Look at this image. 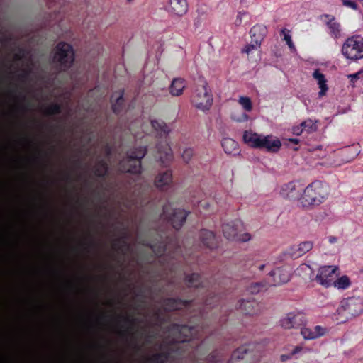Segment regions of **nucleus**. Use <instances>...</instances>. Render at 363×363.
<instances>
[{"instance_id":"nucleus-1","label":"nucleus","mask_w":363,"mask_h":363,"mask_svg":"<svg viewBox=\"0 0 363 363\" xmlns=\"http://www.w3.org/2000/svg\"><path fill=\"white\" fill-rule=\"evenodd\" d=\"M199 326H192L186 325L173 324L171 325L170 333L175 337L172 338V341L176 344L171 346L170 349L167 352H162L152 354L148 359L150 363H164L172 357L171 350L178 351V354L182 355V352L179 351L183 349V345L186 342L190 341L191 338H197V333Z\"/></svg>"},{"instance_id":"nucleus-2","label":"nucleus","mask_w":363,"mask_h":363,"mask_svg":"<svg viewBox=\"0 0 363 363\" xmlns=\"http://www.w3.org/2000/svg\"><path fill=\"white\" fill-rule=\"evenodd\" d=\"M243 140L248 145L258 149H264L269 152H277L281 146L280 140L272 135H263L252 131H245Z\"/></svg>"},{"instance_id":"nucleus-3","label":"nucleus","mask_w":363,"mask_h":363,"mask_svg":"<svg viewBox=\"0 0 363 363\" xmlns=\"http://www.w3.org/2000/svg\"><path fill=\"white\" fill-rule=\"evenodd\" d=\"M327 196L326 186L321 182L315 181L304 189L299 202L303 208H310L323 203Z\"/></svg>"},{"instance_id":"nucleus-4","label":"nucleus","mask_w":363,"mask_h":363,"mask_svg":"<svg viewBox=\"0 0 363 363\" xmlns=\"http://www.w3.org/2000/svg\"><path fill=\"white\" fill-rule=\"evenodd\" d=\"M147 153L146 147H138L128 151L126 157L119 164V169L122 172L132 174H140L141 170V159Z\"/></svg>"},{"instance_id":"nucleus-5","label":"nucleus","mask_w":363,"mask_h":363,"mask_svg":"<svg viewBox=\"0 0 363 363\" xmlns=\"http://www.w3.org/2000/svg\"><path fill=\"white\" fill-rule=\"evenodd\" d=\"M191 101L197 109L203 112L210 110L213 104V95L204 79H199V84L195 88Z\"/></svg>"},{"instance_id":"nucleus-6","label":"nucleus","mask_w":363,"mask_h":363,"mask_svg":"<svg viewBox=\"0 0 363 363\" xmlns=\"http://www.w3.org/2000/svg\"><path fill=\"white\" fill-rule=\"evenodd\" d=\"M53 60L62 71H65L69 68L74 60L72 47L65 42L59 43L55 48Z\"/></svg>"},{"instance_id":"nucleus-7","label":"nucleus","mask_w":363,"mask_h":363,"mask_svg":"<svg viewBox=\"0 0 363 363\" xmlns=\"http://www.w3.org/2000/svg\"><path fill=\"white\" fill-rule=\"evenodd\" d=\"M342 53L347 59L357 61L363 58V37L353 35L348 38L342 46Z\"/></svg>"},{"instance_id":"nucleus-8","label":"nucleus","mask_w":363,"mask_h":363,"mask_svg":"<svg viewBox=\"0 0 363 363\" xmlns=\"http://www.w3.org/2000/svg\"><path fill=\"white\" fill-rule=\"evenodd\" d=\"M363 311L362 301L359 298L350 297L341 301L338 314L345 320H350L361 314Z\"/></svg>"},{"instance_id":"nucleus-9","label":"nucleus","mask_w":363,"mask_h":363,"mask_svg":"<svg viewBox=\"0 0 363 363\" xmlns=\"http://www.w3.org/2000/svg\"><path fill=\"white\" fill-rule=\"evenodd\" d=\"M255 345L247 344L235 350L231 356L228 363H255L259 357L254 351Z\"/></svg>"},{"instance_id":"nucleus-10","label":"nucleus","mask_w":363,"mask_h":363,"mask_svg":"<svg viewBox=\"0 0 363 363\" xmlns=\"http://www.w3.org/2000/svg\"><path fill=\"white\" fill-rule=\"evenodd\" d=\"M188 212L182 209H172L169 203L163 206V213L162 218L167 220L172 227L179 230L185 223Z\"/></svg>"},{"instance_id":"nucleus-11","label":"nucleus","mask_w":363,"mask_h":363,"mask_svg":"<svg viewBox=\"0 0 363 363\" xmlns=\"http://www.w3.org/2000/svg\"><path fill=\"white\" fill-rule=\"evenodd\" d=\"M313 247V242L311 241H304L298 245H294L280 255L279 260L284 262L289 259H296L311 250Z\"/></svg>"},{"instance_id":"nucleus-12","label":"nucleus","mask_w":363,"mask_h":363,"mask_svg":"<svg viewBox=\"0 0 363 363\" xmlns=\"http://www.w3.org/2000/svg\"><path fill=\"white\" fill-rule=\"evenodd\" d=\"M337 270L338 267L336 266L321 267L315 277V281L325 287L331 286L337 278Z\"/></svg>"},{"instance_id":"nucleus-13","label":"nucleus","mask_w":363,"mask_h":363,"mask_svg":"<svg viewBox=\"0 0 363 363\" xmlns=\"http://www.w3.org/2000/svg\"><path fill=\"white\" fill-rule=\"evenodd\" d=\"M306 324V318L300 312H290L280 320V325L284 329L301 328Z\"/></svg>"},{"instance_id":"nucleus-14","label":"nucleus","mask_w":363,"mask_h":363,"mask_svg":"<svg viewBox=\"0 0 363 363\" xmlns=\"http://www.w3.org/2000/svg\"><path fill=\"white\" fill-rule=\"evenodd\" d=\"M303 186L298 182H291L284 184L280 191L281 195L291 200L300 199Z\"/></svg>"},{"instance_id":"nucleus-15","label":"nucleus","mask_w":363,"mask_h":363,"mask_svg":"<svg viewBox=\"0 0 363 363\" xmlns=\"http://www.w3.org/2000/svg\"><path fill=\"white\" fill-rule=\"evenodd\" d=\"M272 281H269V286H278L288 282L290 280V274L283 268H277L269 274Z\"/></svg>"},{"instance_id":"nucleus-16","label":"nucleus","mask_w":363,"mask_h":363,"mask_svg":"<svg viewBox=\"0 0 363 363\" xmlns=\"http://www.w3.org/2000/svg\"><path fill=\"white\" fill-rule=\"evenodd\" d=\"M192 304V301H183L179 298H169L164 299L162 302V306L165 311H171L180 309H189Z\"/></svg>"},{"instance_id":"nucleus-17","label":"nucleus","mask_w":363,"mask_h":363,"mask_svg":"<svg viewBox=\"0 0 363 363\" xmlns=\"http://www.w3.org/2000/svg\"><path fill=\"white\" fill-rule=\"evenodd\" d=\"M321 18L325 19L324 21L329 30V34L333 38L337 39L342 36L341 26L333 16L325 14L322 16Z\"/></svg>"},{"instance_id":"nucleus-18","label":"nucleus","mask_w":363,"mask_h":363,"mask_svg":"<svg viewBox=\"0 0 363 363\" xmlns=\"http://www.w3.org/2000/svg\"><path fill=\"white\" fill-rule=\"evenodd\" d=\"M238 307L242 313L249 315H256L260 311L259 304L254 299L241 300Z\"/></svg>"},{"instance_id":"nucleus-19","label":"nucleus","mask_w":363,"mask_h":363,"mask_svg":"<svg viewBox=\"0 0 363 363\" xmlns=\"http://www.w3.org/2000/svg\"><path fill=\"white\" fill-rule=\"evenodd\" d=\"M242 223L240 220H235L230 223H225L223 225V233L225 238L228 240H234L238 236Z\"/></svg>"},{"instance_id":"nucleus-20","label":"nucleus","mask_w":363,"mask_h":363,"mask_svg":"<svg viewBox=\"0 0 363 363\" xmlns=\"http://www.w3.org/2000/svg\"><path fill=\"white\" fill-rule=\"evenodd\" d=\"M326 328L316 325L313 328L303 325L301 328V334L305 340H314L323 336L326 333Z\"/></svg>"},{"instance_id":"nucleus-21","label":"nucleus","mask_w":363,"mask_h":363,"mask_svg":"<svg viewBox=\"0 0 363 363\" xmlns=\"http://www.w3.org/2000/svg\"><path fill=\"white\" fill-rule=\"evenodd\" d=\"M199 239L203 245L209 249H213L217 246V240L214 233L211 230L202 229L199 232Z\"/></svg>"},{"instance_id":"nucleus-22","label":"nucleus","mask_w":363,"mask_h":363,"mask_svg":"<svg viewBox=\"0 0 363 363\" xmlns=\"http://www.w3.org/2000/svg\"><path fill=\"white\" fill-rule=\"evenodd\" d=\"M159 160L162 164L167 165L172 159V151L166 143H160L157 145Z\"/></svg>"},{"instance_id":"nucleus-23","label":"nucleus","mask_w":363,"mask_h":363,"mask_svg":"<svg viewBox=\"0 0 363 363\" xmlns=\"http://www.w3.org/2000/svg\"><path fill=\"white\" fill-rule=\"evenodd\" d=\"M169 11L178 16H182L188 11L186 0H169Z\"/></svg>"},{"instance_id":"nucleus-24","label":"nucleus","mask_w":363,"mask_h":363,"mask_svg":"<svg viewBox=\"0 0 363 363\" xmlns=\"http://www.w3.org/2000/svg\"><path fill=\"white\" fill-rule=\"evenodd\" d=\"M221 145L226 154L237 155L240 152L238 143L232 138H223Z\"/></svg>"},{"instance_id":"nucleus-25","label":"nucleus","mask_w":363,"mask_h":363,"mask_svg":"<svg viewBox=\"0 0 363 363\" xmlns=\"http://www.w3.org/2000/svg\"><path fill=\"white\" fill-rule=\"evenodd\" d=\"M171 182L172 172L169 170L159 174L155 181V186L162 190L164 189L166 186H168Z\"/></svg>"},{"instance_id":"nucleus-26","label":"nucleus","mask_w":363,"mask_h":363,"mask_svg":"<svg viewBox=\"0 0 363 363\" xmlns=\"http://www.w3.org/2000/svg\"><path fill=\"white\" fill-rule=\"evenodd\" d=\"M267 32V28L262 25L254 26L250 31L252 41H256L261 43Z\"/></svg>"},{"instance_id":"nucleus-27","label":"nucleus","mask_w":363,"mask_h":363,"mask_svg":"<svg viewBox=\"0 0 363 363\" xmlns=\"http://www.w3.org/2000/svg\"><path fill=\"white\" fill-rule=\"evenodd\" d=\"M313 78L317 81L319 88L320 89L318 95L320 97L325 95L328 87L326 84L327 81L323 74H322L319 69H315L313 73Z\"/></svg>"},{"instance_id":"nucleus-28","label":"nucleus","mask_w":363,"mask_h":363,"mask_svg":"<svg viewBox=\"0 0 363 363\" xmlns=\"http://www.w3.org/2000/svg\"><path fill=\"white\" fill-rule=\"evenodd\" d=\"M112 103V109L115 113H119L121 111L122 105L123 104V91L115 93L111 98Z\"/></svg>"},{"instance_id":"nucleus-29","label":"nucleus","mask_w":363,"mask_h":363,"mask_svg":"<svg viewBox=\"0 0 363 363\" xmlns=\"http://www.w3.org/2000/svg\"><path fill=\"white\" fill-rule=\"evenodd\" d=\"M184 88L185 84L184 79L177 78L172 82L169 91L172 95L178 96L182 94Z\"/></svg>"},{"instance_id":"nucleus-30","label":"nucleus","mask_w":363,"mask_h":363,"mask_svg":"<svg viewBox=\"0 0 363 363\" xmlns=\"http://www.w3.org/2000/svg\"><path fill=\"white\" fill-rule=\"evenodd\" d=\"M152 127L160 134L167 135L170 133V128L162 121L152 120L151 121Z\"/></svg>"},{"instance_id":"nucleus-31","label":"nucleus","mask_w":363,"mask_h":363,"mask_svg":"<svg viewBox=\"0 0 363 363\" xmlns=\"http://www.w3.org/2000/svg\"><path fill=\"white\" fill-rule=\"evenodd\" d=\"M108 171V164L104 160H99L94 167V174L99 177H104Z\"/></svg>"},{"instance_id":"nucleus-32","label":"nucleus","mask_w":363,"mask_h":363,"mask_svg":"<svg viewBox=\"0 0 363 363\" xmlns=\"http://www.w3.org/2000/svg\"><path fill=\"white\" fill-rule=\"evenodd\" d=\"M350 284L351 282L349 277L346 275H344L338 279H335L333 286L338 289L344 290L347 289L350 286Z\"/></svg>"},{"instance_id":"nucleus-33","label":"nucleus","mask_w":363,"mask_h":363,"mask_svg":"<svg viewBox=\"0 0 363 363\" xmlns=\"http://www.w3.org/2000/svg\"><path fill=\"white\" fill-rule=\"evenodd\" d=\"M317 123V120L308 118L301 123V126L303 127L304 132H306L307 133H312L315 132L318 129Z\"/></svg>"},{"instance_id":"nucleus-34","label":"nucleus","mask_w":363,"mask_h":363,"mask_svg":"<svg viewBox=\"0 0 363 363\" xmlns=\"http://www.w3.org/2000/svg\"><path fill=\"white\" fill-rule=\"evenodd\" d=\"M186 282L189 287H199L201 285V277L199 274L193 273L186 277Z\"/></svg>"},{"instance_id":"nucleus-35","label":"nucleus","mask_w":363,"mask_h":363,"mask_svg":"<svg viewBox=\"0 0 363 363\" xmlns=\"http://www.w3.org/2000/svg\"><path fill=\"white\" fill-rule=\"evenodd\" d=\"M61 111L62 106L60 104L52 103L45 108L44 113L48 116H52L60 113Z\"/></svg>"},{"instance_id":"nucleus-36","label":"nucleus","mask_w":363,"mask_h":363,"mask_svg":"<svg viewBox=\"0 0 363 363\" xmlns=\"http://www.w3.org/2000/svg\"><path fill=\"white\" fill-rule=\"evenodd\" d=\"M239 104L246 111H251L252 109V104L251 99L247 96H240L238 100Z\"/></svg>"},{"instance_id":"nucleus-37","label":"nucleus","mask_w":363,"mask_h":363,"mask_svg":"<svg viewBox=\"0 0 363 363\" xmlns=\"http://www.w3.org/2000/svg\"><path fill=\"white\" fill-rule=\"evenodd\" d=\"M265 289L266 285L264 284H263L262 282H257L251 284L250 286L248 287L247 290L251 294H257Z\"/></svg>"},{"instance_id":"nucleus-38","label":"nucleus","mask_w":363,"mask_h":363,"mask_svg":"<svg viewBox=\"0 0 363 363\" xmlns=\"http://www.w3.org/2000/svg\"><path fill=\"white\" fill-rule=\"evenodd\" d=\"M308 351V350L307 348L303 347L301 345H297L291 350V351L290 352V355L291 357L300 356L306 353Z\"/></svg>"},{"instance_id":"nucleus-39","label":"nucleus","mask_w":363,"mask_h":363,"mask_svg":"<svg viewBox=\"0 0 363 363\" xmlns=\"http://www.w3.org/2000/svg\"><path fill=\"white\" fill-rule=\"evenodd\" d=\"M281 33L284 34V40L286 41V44L289 47V48L292 51H295L296 50L295 45H294V43L292 42L291 35L288 33H286L285 29H282Z\"/></svg>"},{"instance_id":"nucleus-40","label":"nucleus","mask_w":363,"mask_h":363,"mask_svg":"<svg viewBox=\"0 0 363 363\" xmlns=\"http://www.w3.org/2000/svg\"><path fill=\"white\" fill-rule=\"evenodd\" d=\"M261 43H257L256 41H252L251 43L249 45H247L245 48L242 50L243 52L247 53V55L250 54V52L253 50H257L258 48H259Z\"/></svg>"},{"instance_id":"nucleus-41","label":"nucleus","mask_w":363,"mask_h":363,"mask_svg":"<svg viewBox=\"0 0 363 363\" xmlns=\"http://www.w3.org/2000/svg\"><path fill=\"white\" fill-rule=\"evenodd\" d=\"M194 155V150L191 147L186 148L182 153V158L184 162H189Z\"/></svg>"},{"instance_id":"nucleus-42","label":"nucleus","mask_w":363,"mask_h":363,"mask_svg":"<svg viewBox=\"0 0 363 363\" xmlns=\"http://www.w3.org/2000/svg\"><path fill=\"white\" fill-rule=\"evenodd\" d=\"M341 1L342 4L346 7L350 8L355 11L358 9L357 4L353 0H341Z\"/></svg>"},{"instance_id":"nucleus-43","label":"nucleus","mask_w":363,"mask_h":363,"mask_svg":"<svg viewBox=\"0 0 363 363\" xmlns=\"http://www.w3.org/2000/svg\"><path fill=\"white\" fill-rule=\"evenodd\" d=\"M348 78L350 79L351 82L354 83L357 79L363 77V69H360L356 73L349 74Z\"/></svg>"},{"instance_id":"nucleus-44","label":"nucleus","mask_w":363,"mask_h":363,"mask_svg":"<svg viewBox=\"0 0 363 363\" xmlns=\"http://www.w3.org/2000/svg\"><path fill=\"white\" fill-rule=\"evenodd\" d=\"M150 246L152 251L158 256H160L166 251V248L164 247V245H160L158 250L155 249V246L154 245H150Z\"/></svg>"},{"instance_id":"nucleus-45","label":"nucleus","mask_w":363,"mask_h":363,"mask_svg":"<svg viewBox=\"0 0 363 363\" xmlns=\"http://www.w3.org/2000/svg\"><path fill=\"white\" fill-rule=\"evenodd\" d=\"M233 119L237 122H244L247 121L249 119V117L246 113H242L241 115L238 117L233 116Z\"/></svg>"},{"instance_id":"nucleus-46","label":"nucleus","mask_w":363,"mask_h":363,"mask_svg":"<svg viewBox=\"0 0 363 363\" xmlns=\"http://www.w3.org/2000/svg\"><path fill=\"white\" fill-rule=\"evenodd\" d=\"M250 239H251V235L249 233H244V234H242L240 235H238V238H236V240H238L242 242H247V241L250 240Z\"/></svg>"},{"instance_id":"nucleus-47","label":"nucleus","mask_w":363,"mask_h":363,"mask_svg":"<svg viewBox=\"0 0 363 363\" xmlns=\"http://www.w3.org/2000/svg\"><path fill=\"white\" fill-rule=\"evenodd\" d=\"M292 130L293 133L296 135H300L304 132L303 128L301 126V123L298 126L294 127Z\"/></svg>"},{"instance_id":"nucleus-48","label":"nucleus","mask_w":363,"mask_h":363,"mask_svg":"<svg viewBox=\"0 0 363 363\" xmlns=\"http://www.w3.org/2000/svg\"><path fill=\"white\" fill-rule=\"evenodd\" d=\"M46 1V4H48V6L49 7H52V6H55L57 4H60V0H45Z\"/></svg>"},{"instance_id":"nucleus-49","label":"nucleus","mask_w":363,"mask_h":363,"mask_svg":"<svg viewBox=\"0 0 363 363\" xmlns=\"http://www.w3.org/2000/svg\"><path fill=\"white\" fill-rule=\"evenodd\" d=\"M208 359L211 362H218L220 360L218 357L216 356V352H213L208 357Z\"/></svg>"},{"instance_id":"nucleus-50","label":"nucleus","mask_w":363,"mask_h":363,"mask_svg":"<svg viewBox=\"0 0 363 363\" xmlns=\"http://www.w3.org/2000/svg\"><path fill=\"white\" fill-rule=\"evenodd\" d=\"M337 238L335 236H329L328 237V242L330 243V244H334L335 242H337Z\"/></svg>"},{"instance_id":"nucleus-51","label":"nucleus","mask_w":363,"mask_h":363,"mask_svg":"<svg viewBox=\"0 0 363 363\" xmlns=\"http://www.w3.org/2000/svg\"><path fill=\"white\" fill-rule=\"evenodd\" d=\"M241 21H242V18H241V14L240 13L237 16V18H236V21H235V23L237 25H239L241 23Z\"/></svg>"},{"instance_id":"nucleus-52","label":"nucleus","mask_w":363,"mask_h":363,"mask_svg":"<svg viewBox=\"0 0 363 363\" xmlns=\"http://www.w3.org/2000/svg\"><path fill=\"white\" fill-rule=\"evenodd\" d=\"M289 140L294 144H298L299 143V139L298 138H290Z\"/></svg>"},{"instance_id":"nucleus-53","label":"nucleus","mask_w":363,"mask_h":363,"mask_svg":"<svg viewBox=\"0 0 363 363\" xmlns=\"http://www.w3.org/2000/svg\"><path fill=\"white\" fill-rule=\"evenodd\" d=\"M22 57H23V56H22V55H21L20 53H18V54H16V55H15V59H16V60H21V59H22Z\"/></svg>"},{"instance_id":"nucleus-54","label":"nucleus","mask_w":363,"mask_h":363,"mask_svg":"<svg viewBox=\"0 0 363 363\" xmlns=\"http://www.w3.org/2000/svg\"><path fill=\"white\" fill-rule=\"evenodd\" d=\"M291 355H289V356L281 355V357L282 361H285L286 359L291 358Z\"/></svg>"},{"instance_id":"nucleus-55","label":"nucleus","mask_w":363,"mask_h":363,"mask_svg":"<svg viewBox=\"0 0 363 363\" xmlns=\"http://www.w3.org/2000/svg\"><path fill=\"white\" fill-rule=\"evenodd\" d=\"M205 304L206 306H211V302L210 301V300L208 298H207L206 301H205Z\"/></svg>"},{"instance_id":"nucleus-56","label":"nucleus","mask_w":363,"mask_h":363,"mask_svg":"<svg viewBox=\"0 0 363 363\" xmlns=\"http://www.w3.org/2000/svg\"><path fill=\"white\" fill-rule=\"evenodd\" d=\"M201 206L204 207V208H207V207H208L209 205L206 202H203V203H201Z\"/></svg>"},{"instance_id":"nucleus-57","label":"nucleus","mask_w":363,"mask_h":363,"mask_svg":"<svg viewBox=\"0 0 363 363\" xmlns=\"http://www.w3.org/2000/svg\"><path fill=\"white\" fill-rule=\"evenodd\" d=\"M265 267V264H261L260 266H259V269L260 271H262Z\"/></svg>"},{"instance_id":"nucleus-58","label":"nucleus","mask_w":363,"mask_h":363,"mask_svg":"<svg viewBox=\"0 0 363 363\" xmlns=\"http://www.w3.org/2000/svg\"><path fill=\"white\" fill-rule=\"evenodd\" d=\"M156 315L157 316V319H158V320H159V321H162V320L160 319V311H157V312L156 313Z\"/></svg>"},{"instance_id":"nucleus-59","label":"nucleus","mask_w":363,"mask_h":363,"mask_svg":"<svg viewBox=\"0 0 363 363\" xmlns=\"http://www.w3.org/2000/svg\"><path fill=\"white\" fill-rule=\"evenodd\" d=\"M124 319H125V320L126 322H130V318H129V317H125V318H124Z\"/></svg>"}]
</instances>
